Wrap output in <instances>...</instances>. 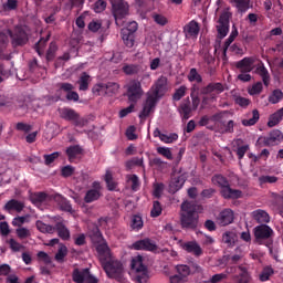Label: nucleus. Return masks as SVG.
I'll return each instance as SVG.
<instances>
[{"label":"nucleus","instance_id":"obj_1","mask_svg":"<svg viewBox=\"0 0 283 283\" xmlns=\"http://www.w3.org/2000/svg\"><path fill=\"white\" fill-rule=\"evenodd\" d=\"M96 251L98 253L99 262L108 275V277H113L114 280H123V275H125V269L123 268V263L112 256V252L109 251V247L105 241L96 245Z\"/></svg>","mask_w":283,"mask_h":283},{"label":"nucleus","instance_id":"obj_2","mask_svg":"<svg viewBox=\"0 0 283 283\" xmlns=\"http://www.w3.org/2000/svg\"><path fill=\"white\" fill-rule=\"evenodd\" d=\"M167 77L160 76L155 85L150 88L147 94V99L144 103L143 111L139 114V118H147L151 112H154L156 107V103H158V98L165 96V92H167Z\"/></svg>","mask_w":283,"mask_h":283},{"label":"nucleus","instance_id":"obj_3","mask_svg":"<svg viewBox=\"0 0 283 283\" xmlns=\"http://www.w3.org/2000/svg\"><path fill=\"white\" fill-rule=\"evenodd\" d=\"M202 208L196 203L184 201L181 203V227L184 229H196L198 227V213Z\"/></svg>","mask_w":283,"mask_h":283},{"label":"nucleus","instance_id":"obj_4","mask_svg":"<svg viewBox=\"0 0 283 283\" xmlns=\"http://www.w3.org/2000/svg\"><path fill=\"white\" fill-rule=\"evenodd\" d=\"M212 185L220 187L221 196L228 200H238V198H242V191L238 189H232L229 185V181L222 175H214L212 177Z\"/></svg>","mask_w":283,"mask_h":283},{"label":"nucleus","instance_id":"obj_5","mask_svg":"<svg viewBox=\"0 0 283 283\" xmlns=\"http://www.w3.org/2000/svg\"><path fill=\"white\" fill-rule=\"evenodd\" d=\"M212 118L214 120V132H218V134H233V132H235V122H233V119L227 122L229 112L217 113Z\"/></svg>","mask_w":283,"mask_h":283},{"label":"nucleus","instance_id":"obj_6","mask_svg":"<svg viewBox=\"0 0 283 283\" xmlns=\"http://www.w3.org/2000/svg\"><path fill=\"white\" fill-rule=\"evenodd\" d=\"M112 12L116 25H118V28H122V25H125V21H123V19L129 15V4L125 2V0L113 1Z\"/></svg>","mask_w":283,"mask_h":283},{"label":"nucleus","instance_id":"obj_7","mask_svg":"<svg viewBox=\"0 0 283 283\" xmlns=\"http://www.w3.org/2000/svg\"><path fill=\"white\" fill-rule=\"evenodd\" d=\"M132 269L136 273L137 283H149V272L147 271V266L143 264V258L140 255L133 258Z\"/></svg>","mask_w":283,"mask_h":283},{"label":"nucleus","instance_id":"obj_8","mask_svg":"<svg viewBox=\"0 0 283 283\" xmlns=\"http://www.w3.org/2000/svg\"><path fill=\"white\" fill-rule=\"evenodd\" d=\"M126 90H127V97L130 103H138V101L143 98V94H145L140 82L136 80L130 81L127 84Z\"/></svg>","mask_w":283,"mask_h":283},{"label":"nucleus","instance_id":"obj_9","mask_svg":"<svg viewBox=\"0 0 283 283\" xmlns=\"http://www.w3.org/2000/svg\"><path fill=\"white\" fill-rule=\"evenodd\" d=\"M231 19V12L229 9H226L218 21L217 32L219 39H224L229 34V20Z\"/></svg>","mask_w":283,"mask_h":283},{"label":"nucleus","instance_id":"obj_10","mask_svg":"<svg viewBox=\"0 0 283 283\" xmlns=\"http://www.w3.org/2000/svg\"><path fill=\"white\" fill-rule=\"evenodd\" d=\"M282 140L283 134L280 129H273L269 136L259 138V143H263L265 147H274V145H280Z\"/></svg>","mask_w":283,"mask_h":283},{"label":"nucleus","instance_id":"obj_11","mask_svg":"<svg viewBox=\"0 0 283 283\" xmlns=\"http://www.w3.org/2000/svg\"><path fill=\"white\" fill-rule=\"evenodd\" d=\"M254 238L259 244H262L264 240H271L273 238V229L266 224H261L254 228Z\"/></svg>","mask_w":283,"mask_h":283},{"label":"nucleus","instance_id":"obj_12","mask_svg":"<svg viewBox=\"0 0 283 283\" xmlns=\"http://www.w3.org/2000/svg\"><path fill=\"white\" fill-rule=\"evenodd\" d=\"M73 282L75 283H96L98 282L94 275L90 274V270L88 269H84V270H78L75 269L73 271Z\"/></svg>","mask_w":283,"mask_h":283},{"label":"nucleus","instance_id":"obj_13","mask_svg":"<svg viewBox=\"0 0 283 283\" xmlns=\"http://www.w3.org/2000/svg\"><path fill=\"white\" fill-rule=\"evenodd\" d=\"M13 45H25L28 43V33L23 27H17L13 32L9 31Z\"/></svg>","mask_w":283,"mask_h":283},{"label":"nucleus","instance_id":"obj_14","mask_svg":"<svg viewBox=\"0 0 283 283\" xmlns=\"http://www.w3.org/2000/svg\"><path fill=\"white\" fill-rule=\"evenodd\" d=\"M102 193H101V182L98 181H94L92 185V188L88 189L84 196V202L86 203H92V202H96V200H98V198H101Z\"/></svg>","mask_w":283,"mask_h":283},{"label":"nucleus","instance_id":"obj_15","mask_svg":"<svg viewBox=\"0 0 283 283\" xmlns=\"http://www.w3.org/2000/svg\"><path fill=\"white\" fill-rule=\"evenodd\" d=\"M187 177L185 175H175L169 182L168 191L169 193H177L185 186Z\"/></svg>","mask_w":283,"mask_h":283},{"label":"nucleus","instance_id":"obj_16","mask_svg":"<svg viewBox=\"0 0 283 283\" xmlns=\"http://www.w3.org/2000/svg\"><path fill=\"white\" fill-rule=\"evenodd\" d=\"M184 34L186 39H198V34H200V24H198L196 20L190 21L184 27Z\"/></svg>","mask_w":283,"mask_h":283},{"label":"nucleus","instance_id":"obj_17","mask_svg":"<svg viewBox=\"0 0 283 283\" xmlns=\"http://www.w3.org/2000/svg\"><path fill=\"white\" fill-rule=\"evenodd\" d=\"M201 92L202 94L211 96V98H216V96L224 92V85H222V83H210L203 87Z\"/></svg>","mask_w":283,"mask_h":283},{"label":"nucleus","instance_id":"obj_18","mask_svg":"<svg viewBox=\"0 0 283 283\" xmlns=\"http://www.w3.org/2000/svg\"><path fill=\"white\" fill-rule=\"evenodd\" d=\"M23 209H25V203L17 199L9 200L3 207V210L7 211V213H21Z\"/></svg>","mask_w":283,"mask_h":283},{"label":"nucleus","instance_id":"obj_19","mask_svg":"<svg viewBox=\"0 0 283 283\" xmlns=\"http://www.w3.org/2000/svg\"><path fill=\"white\" fill-rule=\"evenodd\" d=\"M235 216L233 214V210L231 209H224L223 211H221L217 218V222L218 224H220V227H227L231 223H233Z\"/></svg>","mask_w":283,"mask_h":283},{"label":"nucleus","instance_id":"obj_20","mask_svg":"<svg viewBox=\"0 0 283 283\" xmlns=\"http://www.w3.org/2000/svg\"><path fill=\"white\" fill-rule=\"evenodd\" d=\"M181 249H184V251H186L187 253H191L196 258H200V255H202V248L196 241H188L181 243Z\"/></svg>","mask_w":283,"mask_h":283},{"label":"nucleus","instance_id":"obj_21","mask_svg":"<svg viewBox=\"0 0 283 283\" xmlns=\"http://www.w3.org/2000/svg\"><path fill=\"white\" fill-rule=\"evenodd\" d=\"M132 249L135 251H156V243L149 239H144L133 243Z\"/></svg>","mask_w":283,"mask_h":283},{"label":"nucleus","instance_id":"obj_22","mask_svg":"<svg viewBox=\"0 0 283 283\" xmlns=\"http://www.w3.org/2000/svg\"><path fill=\"white\" fill-rule=\"evenodd\" d=\"M260 120V112L258 109H253L249 112L245 117L241 120L243 127H253Z\"/></svg>","mask_w":283,"mask_h":283},{"label":"nucleus","instance_id":"obj_23","mask_svg":"<svg viewBox=\"0 0 283 283\" xmlns=\"http://www.w3.org/2000/svg\"><path fill=\"white\" fill-rule=\"evenodd\" d=\"M255 64V57H244L243 60L237 62V67L240 72H252L253 65Z\"/></svg>","mask_w":283,"mask_h":283},{"label":"nucleus","instance_id":"obj_24","mask_svg":"<svg viewBox=\"0 0 283 283\" xmlns=\"http://www.w3.org/2000/svg\"><path fill=\"white\" fill-rule=\"evenodd\" d=\"M90 83H92V76L86 72L82 73L77 80L80 92H87L90 90Z\"/></svg>","mask_w":283,"mask_h":283},{"label":"nucleus","instance_id":"obj_25","mask_svg":"<svg viewBox=\"0 0 283 283\" xmlns=\"http://www.w3.org/2000/svg\"><path fill=\"white\" fill-rule=\"evenodd\" d=\"M60 116L64 120H72L74 123L78 118V113L72 108H62L60 109Z\"/></svg>","mask_w":283,"mask_h":283},{"label":"nucleus","instance_id":"obj_26","mask_svg":"<svg viewBox=\"0 0 283 283\" xmlns=\"http://www.w3.org/2000/svg\"><path fill=\"white\" fill-rule=\"evenodd\" d=\"M252 218L253 220H256V222L262 223V222H271V217L269 216V212L264 210H254L252 212Z\"/></svg>","mask_w":283,"mask_h":283},{"label":"nucleus","instance_id":"obj_27","mask_svg":"<svg viewBox=\"0 0 283 283\" xmlns=\"http://www.w3.org/2000/svg\"><path fill=\"white\" fill-rule=\"evenodd\" d=\"M255 73L262 77L264 85L269 86L271 77L269 76V71L266 70L262 62L258 64Z\"/></svg>","mask_w":283,"mask_h":283},{"label":"nucleus","instance_id":"obj_28","mask_svg":"<svg viewBox=\"0 0 283 283\" xmlns=\"http://www.w3.org/2000/svg\"><path fill=\"white\" fill-rule=\"evenodd\" d=\"M56 231H57V235H59V238H61V240H64V241L70 240V238H71L70 229H67V227H65V224L57 223Z\"/></svg>","mask_w":283,"mask_h":283},{"label":"nucleus","instance_id":"obj_29","mask_svg":"<svg viewBox=\"0 0 283 283\" xmlns=\"http://www.w3.org/2000/svg\"><path fill=\"white\" fill-rule=\"evenodd\" d=\"M31 202L39 207V205H43V202H48V195L44 192H35L31 195Z\"/></svg>","mask_w":283,"mask_h":283},{"label":"nucleus","instance_id":"obj_30","mask_svg":"<svg viewBox=\"0 0 283 283\" xmlns=\"http://www.w3.org/2000/svg\"><path fill=\"white\" fill-rule=\"evenodd\" d=\"M93 94H95V96H105L107 95V83H97L93 86L92 88Z\"/></svg>","mask_w":283,"mask_h":283},{"label":"nucleus","instance_id":"obj_31","mask_svg":"<svg viewBox=\"0 0 283 283\" xmlns=\"http://www.w3.org/2000/svg\"><path fill=\"white\" fill-rule=\"evenodd\" d=\"M282 98H283V92H282V90L276 88V90H274V91L270 94L268 101H269V103H271L272 105H277V103H280V101H282Z\"/></svg>","mask_w":283,"mask_h":283},{"label":"nucleus","instance_id":"obj_32","mask_svg":"<svg viewBox=\"0 0 283 283\" xmlns=\"http://www.w3.org/2000/svg\"><path fill=\"white\" fill-rule=\"evenodd\" d=\"M122 39L126 48H132L136 41L134 34L127 33V30H122Z\"/></svg>","mask_w":283,"mask_h":283},{"label":"nucleus","instance_id":"obj_33","mask_svg":"<svg viewBox=\"0 0 283 283\" xmlns=\"http://www.w3.org/2000/svg\"><path fill=\"white\" fill-rule=\"evenodd\" d=\"M127 185L132 187L133 191H138L140 187V180L136 175H128L127 177Z\"/></svg>","mask_w":283,"mask_h":283},{"label":"nucleus","instance_id":"obj_34","mask_svg":"<svg viewBox=\"0 0 283 283\" xmlns=\"http://www.w3.org/2000/svg\"><path fill=\"white\" fill-rule=\"evenodd\" d=\"M238 34H239L238 28L233 25L229 38L224 42V50H223L224 54H227V50H229V45H231V43L235 41V38L238 36Z\"/></svg>","mask_w":283,"mask_h":283},{"label":"nucleus","instance_id":"obj_35","mask_svg":"<svg viewBox=\"0 0 283 283\" xmlns=\"http://www.w3.org/2000/svg\"><path fill=\"white\" fill-rule=\"evenodd\" d=\"M238 34H239L238 28L233 25L229 38L224 42V50H223L224 54H227V50H229V45H231V43L235 41V38L238 36Z\"/></svg>","mask_w":283,"mask_h":283},{"label":"nucleus","instance_id":"obj_36","mask_svg":"<svg viewBox=\"0 0 283 283\" xmlns=\"http://www.w3.org/2000/svg\"><path fill=\"white\" fill-rule=\"evenodd\" d=\"M274 271L271 266H265L259 275L260 282H269L271 280V275H273Z\"/></svg>","mask_w":283,"mask_h":283},{"label":"nucleus","instance_id":"obj_37","mask_svg":"<svg viewBox=\"0 0 283 283\" xmlns=\"http://www.w3.org/2000/svg\"><path fill=\"white\" fill-rule=\"evenodd\" d=\"M177 275H179L180 277H184V280L187 281V277H189V275H191V269H189V265H177Z\"/></svg>","mask_w":283,"mask_h":283},{"label":"nucleus","instance_id":"obj_38","mask_svg":"<svg viewBox=\"0 0 283 283\" xmlns=\"http://www.w3.org/2000/svg\"><path fill=\"white\" fill-rule=\"evenodd\" d=\"M239 271L240 274L238 283H251V274H249V271L242 266L239 268Z\"/></svg>","mask_w":283,"mask_h":283},{"label":"nucleus","instance_id":"obj_39","mask_svg":"<svg viewBox=\"0 0 283 283\" xmlns=\"http://www.w3.org/2000/svg\"><path fill=\"white\" fill-rule=\"evenodd\" d=\"M211 123L216 125V119H213V115L211 117L203 116L200 119L199 125H201V127H208V129H216V126H211Z\"/></svg>","mask_w":283,"mask_h":283},{"label":"nucleus","instance_id":"obj_40","mask_svg":"<svg viewBox=\"0 0 283 283\" xmlns=\"http://www.w3.org/2000/svg\"><path fill=\"white\" fill-rule=\"evenodd\" d=\"M157 154H159V156H164V158H167V160H174V154L171 153V148L157 147Z\"/></svg>","mask_w":283,"mask_h":283},{"label":"nucleus","instance_id":"obj_41","mask_svg":"<svg viewBox=\"0 0 283 283\" xmlns=\"http://www.w3.org/2000/svg\"><path fill=\"white\" fill-rule=\"evenodd\" d=\"M120 90V85L116 82H107L106 83V95L112 96V94H116Z\"/></svg>","mask_w":283,"mask_h":283},{"label":"nucleus","instance_id":"obj_42","mask_svg":"<svg viewBox=\"0 0 283 283\" xmlns=\"http://www.w3.org/2000/svg\"><path fill=\"white\" fill-rule=\"evenodd\" d=\"M260 185H275L277 182L276 176L265 175L259 178Z\"/></svg>","mask_w":283,"mask_h":283},{"label":"nucleus","instance_id":"obj_43","mask_svg":"<svg viewBox=\"0 0 283 283\" xmlns=\"http://www.w3.org/2000/svg\"><path fill=\"white\" fill-rule=\"evenodd\" d=\"M81 147L78 146H71L66 149V154L69 156V160H74L76 156L81 155Z\"/></svg>","mask_w":283,"mask_h":283},{"label":"nucleus","instance_id":"obj_44","mask_svg":"<svg viewBox=\"0 0 283 283\" xmlns=\"http://www.w3.org/2000/svg\"><path fill=\"white\" fill-rule=\"evenodd\" d=\"M188 81H190V83H202V76L198 74L196 69H191L188 74Z\"/></svg>","mask_w":283,"mask_h":283},{"label":"nucleus","instance_id":"obj_45","mask_svg":"<svg viewBox=\"0 0 283 283\" xmlns=\"http://www.w3.org/2000/svg\"><path fill=\"white\" fill-rule=\"evenodd\" d=\"M36 229H39L41 233H54V227L48 226L43 221H36Z\"/></svg>","mask_w":283,"mask_h":283},{"label":"nucleus","instance_id":"obj_46","mask_svg":"<svg viewBox=\"0 0 283 283\" xmlns=\"http://www.w3.org/2000/svg\"><path fill=\"white\" fill-rule=\"evenodd\" d=\"M66 255H67V247H65L64 244H61L57 250V253L55 254L56 262H63Z\"/></svg>","mask_w":283,"mask_h":283},{"label":"nucleus","instance_id":"obj_47","mask_svg":"<svg viewBox=\"0 0 283 283\" xmlns=\"http://www.w3.org/2000/svg\"><path fill=\"white\" fill-rule=\"evenodd\" d=\"M222 242H224V244H228V247L233 245L235 243V233L233 232L223 233Z\"/></svg>","mask_w":283,"mask_h":283},{"label":"nucleus","instance_id":"obj_48","mask_svg":"<svg viewBox=\"0 0 283 283\" xmlns=\"http://www.w3.org/2000/svg\"><path fill=\"white\" fill-rule=\"evenodd\" d=\"M105 182H106L109 191H114V189H116V182H114V179L112 177V171H109V170H106Z\"/></svg>","mask_w":283,"mask_h":283},{"label":"nucleus","instance_id":"obj_49","mask_svg":"<svg viewBox=\"0 0 283 283\" xmlns=\"http://www.w3.org/2000/svg\"><path fill=\"white\" fill-rule=\"evenodd\" d=\"M143 217L140 216H134L132 219V229H135L136 231H140L143 229Z\"/></svg>","mask_w":283,"mask_h":283},{"label":"nucleus","instance_id":"obj_50","mask_svg":"<svg viewBox=\"0 0 283 283\" xmlns=\"http://www.w3.org/2000/svg\"><path fill=\"white\" fill-rule=\"evenodd\" d=\"M15 233L20 240H25V238H30V235H32V233L30 232V229L23 228V227L18 228L15 230Z\"/></svg>","mask_w":283,"mask_h":283},{"label":"nucleus","instance_id":"obj_51","mask_svg":"<svg viewBox=\"0 0 283 283\" xmlns=\"http://www.w3.org/2000/svg\"><path fill=\"white\" fill-rule=\"evenodd\" d=\"M163 213V206H160V202L154 201L153 209L150 211L151 218H158Z\"/></svg>","mask_w":283,"mask_h":283},{"label":"nucleus","instance_id":"obj_52","mask_svg":"<svg viewBox=\"0 0 283 283\" xmlns=\"http://www.w3.org/2000/svg\"><path fill=\"white\" fill-rule=\"evenodd\" d=\"M160 140H161V143H166V144L174 143L175 140H178V134H176V133L169 134V135L161 134Z\"/></svg>","mask_w":283,"mask_h":283},{"label":"nucleus","instance_id":"obj_53","mask_svg":"<svg viewBox=\"0 0 283 283\" xmlns=\"http://www.w3.org/2000/svg\"><path fill=\"white\" fill-rule=\"evenodd\" d=\"M234 3L239 12H247V9L249 8V0H234Z\"/></svg>","mask_w":283,"mask_h":283},{"label":"nucleus","instance_id":"obj_54","mask_svg":"<svg viewBox=\"0 0 283 283\" xmlns=\"http://www.w3.org/2000/svg\"><path fill=\"white\" fill-rule=\"evenodd\" d=\"M263 90V86H262V82H258L255 84L252 85L251 88H249V94L251 96H255L258 94H260Z\"/></svg>","mask_w":283,"mask_h":283},{"label":"nucleus","instance_id":"obj_55","mask_svg":"<svg viewBox=\"0 0 283 283\" xmlns=\"http://www.w3.org/2000/svg\"><path fill=\"white\" fill-rule=\"evenodd\" d=\"M103 28V22L101 20H93L88 24V30L91 32H98Z\"/></svg>","mask_w":283,"mask_h":283},{"label":"nucleus","instance_id":"obj_56","mask_svg":"<svg viewBox=\"0 0 283 283\" xmlns=\"http://www.w3.org/2000/svg\"><path fill=\"white\" fill-rule=\"evenodd\" d=\"M105 8H107V2H105L104 0H97L94 4L93 10L98 14L101 12H104Z\"/></svg>","mask_w":283,"mask_h":283},{"label":"nucleus","instance_id":"obj_57","mask_svg":"<svg viewBox=\"0 0 283 283\" xmlns=\"http://www.w3.org/2000/svg\"><path fill=\"white\" fill-rule=\"evenodd\" d=\"M8 244L10 245V249L12 250V251H14L15 253L17 252H19V251H21V249H23V245L21 244V243H19L17 240H14V239H10L9 241H8Z\"/></svg>","mask_w":283,"mask_h":283},{"label":"nucleus","instance_id":"obj_58","mask_svg":"<svg viewBox=\"0 0 283 283\" xmlns=\"http://www.w3.org/2000/svg\"><path fill=\"white\" fill-rule=\"evenodd\" d=\"M186 92H187V86H180L179 88H177L172 96L174 101H180V98L185 96Z\"/></svg>","mask_w":283,"mask_h":283},{"label":"nucleus","instance_id":"obj_59","mask_svg":"<svg viewBox=\"0 0 283 283\" xmlns=\"http://www.w3.org/2000/svg\"><path fill=\"white\" fill-rule=\"evenodd\" d=\"M180 114L184 116V118L187 120L189 119V116L191 114V107L187 104H182L179 109Z\"/></svg>","mask_w":283,"mask_h":283},{"label":"nucleus","instance_id":"obj_60","mask_svg":"<svg viewBox=\"0 0 283 283\" xmlns=\"http://www.w3.org/2000/svg\"><path fill=\"white\" fill-rule=\"evenodd\" d=\"M60 199H61L60 207L62 211H67L69 213H72L73 212L72 205H70L69 201L62 197H60Z\"/></svg>","mask_w":283,"mask_h":283},{"label":"nucleus","instance_id":"obj_61","mask_svg":"<svg viewBox=\"0 0 283 283\" xmlns=\"http://www.w3.org/2000/svg\"><path fill=\"white\" fill-rule=\"evenodd\" d=\"M60 153L55 151L50 155H44L45 165H52L56 158H59Z\"/></svg>","mask_w":283,"mask_h":283},{"label":"nucleus","instance_id":"obj_62","mask_svg":"<svg viewBox=\"0 0 283 283\" xmlns=\"http://www.w3.org/2000/svg\"><path fill=\"white\" fill-rule=\"evenodd\" d=\"M122 30H127V34H134L138 30V23L136 21H132L127 24V28Z\"/></svg>","mask_w":283,"mask_h":283},{"label":"nucleus","instance_id":"obj_63","mask_svg":"<svg viewBox=\"0 0 283 283\" xmlns=\"http://www.w3.org/2000/svg\"><path fill=\"white\" fill-rule=\"evenodd\" d=\"M153 19L157 25H167V19L163 14H155Z\"/></svg>","mask_w":283,"mask_h":283},{"label":"nucleus","instance_id":"obj_64","mask_svg":"<svg viewBox=\"0 0 283 283\" xmlns=\"http://www.w3.org/2000/svg\"><path fill=\"white\" fill-rule=\"evenodd\" d=\"M222 280H227V274L224 273H220V274H214L211 279H210V283H218V282H222Z\"/></svg>","mask_w":283,"mask_h":283}]
</instances>
